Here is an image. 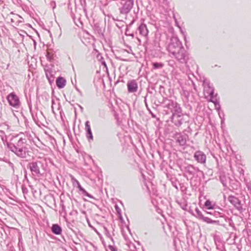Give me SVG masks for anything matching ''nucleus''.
Returning a JSON list of instances; mask_svg holds the SVG:
<instances>
[{
    "instance_id": "f257e3e1",
    "label": "nucleus",
    "mask_w": 251,
    "mask_h": 251,
    "mask_svg": "<svg viewBox=\"0 0 251 251\" xmlns=\"http://www.w3.org/2000/svg\"><path fill=\"white\" fill-rule=\"evenodd\" d=\"M169 56L177 61L188 67V62L190 59L189 53L183 47L181 42L176 36H173L167 46Z\"/></svg>"
},
{
    "instance_id": "f03ea898",
    "label": "nucleus",
    "mask_w": 251,
    "mask_h": 251,
    "mask_svg": "<svg viewBox=\"0 0 251 251\" xmlns=\"http://www.w3.org/2000/svg\"><path fill=\"white\" fill-rule=\"evenodd\" d=\"M14 142L7 144L8 149L20 158H26L29 155L27 137L25 135H18L15 137Z\"/></svg>"
},
{
    "instance_id": "7ed1b4c3",
    "label": "nucleus",
    "mask_w": 251,
    "mask_h": 251,
    "mask_svg": "<svg viewBox=\"0 0 251 251\" xmlns=\"http://www.w3.org/2000/svg\"><path fill=\"white\" fill-rule=\"evenodd\" d=\"M28 168L32 176L40 177L46 173L47 164L45 159L37 160L28 163Z\"/></svg>"
},
{
    "instance_id": "20e7f679",
    "label": "nucleus",
    "mask_w": 251,
    "mask_h": 251,
    "mask_svg": "<svg viewBox=\"0 0 251 251\" xmlns=\"http://www.w3.org/2000/svg\"><path fill=\"white\" fill-rule=\"evenodd\" d=\"M161 104L163 105L164 114L166 115L179 113L182 110L180 105L172 100L163 99Z\"/></svg>"
},
{
    "instance_id": "39448f33",
    "label": "nucleus",
    "mask_w": 251,
    "mask_h": 251,
    "mask_svg": "<svg viewBox=\"0 0 251 251\" xmlns=\"http://www.w3.org/2000/svg\"><path fill=\"white\" fill-rule=\"evenodd\" d=\"M171 121L176 126L179 127L182 125L184 121V114L182 110L179 113H173L170 116Z\"/></svg>"
},
{
    "instance_id": "423d86ee",
    "label": "nucleus",
    "mask_w": 251,
    "mask_h": 251,
    "mask_svg": "<svg viewBox=\"0 0 251 251\" xmlns=\"http://www.w3.org/2000/svg\"><path fill=\"white\" fill-rule=\"evenodd\" d=\"M195 211L196 214H194V216L199 220H202L203 222L208 224H216L217 225H220L219 221L212 220L209 218L204 216L198 208L195 209Z\"/></svg>"
},
{
    "instance_id": "0eeeda50",
    "label": "nucleus",
    "mask_w": 251,
    "mask_h": 251,
    "mask_svg": "<svg viewBox=\"0 0 251 251\" xmlns=\"http://www.w3.org/2000/svg\"><path fill=\"white\" fill-rule=\"evenodd\" d=\"M134 0H126L122 3V6L119 8L120 12L122 14H128L133 8Z\"/></svg>"
},
{
    "instance_id": "6e6552de",
    "label": "nucleus",
    "mask_w": 251,
    "mask_h": 251,
    "mask_svg": "<svg viewBox=\"0 0 251 251\" xmlns=\"http://www.w3.org/2000/svg\"><path fill=\"white\" fill-rule=\"evenodd\" d=\"M174 138L176 140V143L180 146H184L187 140L188 136L187 134H182L180 133L176 132L174 136Z\"/></svg>"
},
{
    "instance_id": "1a4fd4ad",
    "label": "nucleus",
    "mask_w": 251,
    "mask_h": 251,
    "mask_svg": "<svg viewBox=\"0 0 251 251\" xmlns=\"http://www.w3.org/2000/svg\"><path fill=\"white\" fill-rule=\"evenodd\" d=\"M7 99L11 106L16 108L19 107L20 104L19 99L15 93H11L9 94L7 97Z\"/></svg>"
},
{
    "instance_id": "9d476101",
    "label": "nucleus",
    "mask_w": 251,
    "mask_h": 251,
    "mask_svg": "<svg viewBox=\"0 0 251 251\" xmlns=\"http://www.w3.org/2000/svg\"><path fill=\"white\" fill-rule=\"evenodd\" d=\"M184 171L192 177H194L197 173L201 172L200 169L193 165L188 164L184 168Z\"/></svg>"
},
{
    "instance_id": "9b49d317",
    "label": "nucleus",
    "mask_w": 251,
    "mask_h": 251,
    "mask_svg": "<svg viewBox=\"0 0 251 251\" xmlns=\"http://www.w3.org/2000/svg\"><path fill=\"white\" fill-rule=\"evenodd\" d=\"M194 157L199 163L204 164L206 163V155L201 151H196L194 153Z\"/></svg>"
},
{
    "instance_id": "f8f14e48",
    "label": "nucleus",
    "mask_w": 251,
    "mask_h": 251,
    "mask_svg": "<svg viewBox=\"0 0 251 251\" xmlns=\"http://www.w3.org/2000/svg\"><path fill=\"white\" fill-rule=\"evenodd\" d=\"M228 200L238 210L241 212H242L243 208L241 204V201L237 198L233 196H229L228 198Z\"/></svg>"
},
{
    "instance_id": "ddd939ff",
    "label": "nucleus",
    "mask_w": 251,
    "mask_h": 251,
    "mask_svg": "<svg viewBox=\"0 0 251 251\" xmlns=\"http://www.w3.org/2000/svg\"><path fill=\"white\" fill-rule=\"evenodd\" d=\"M127 90L129 93L136 92L138 89V84L135 80H130L127 83Z\"/></svg>"
},
{
    "instance_id": "4468645a",
    "label": "nucleus",
    "mask_w": 251,
    "mask_h": 251,
    "mask_svg": "<svg viewBox=\"0 0 251 251\" xmlns=\"http://www.w3.org/2000/svg\"><path fill=\"white\" fill-rule=\"evenodd\" d=\"M203 85L204 87V90L208 94H214V89L211 85L210 82L208 79H204L203 81Z\"/></svg>"
},
{
    "instance_id": "2eb2a0df",
    "label": "nucleus",
    "mask_w": 251,
    "mask_h": 251,
    "mask_svg": "<svg viewBox=\"0 0 251 251\" xmlns=\"http://www.w3.org/2000/svg\"><path fill=\"white\" fill-rule=\"evenodd\" d=\"M46 77L50 84H51L54 80V72H52L50 68L48 67H46L45 68Z\"/></svg>"
},
{
    "instance_id": "dca6fc26",
    "label": "nucleus",
    "mask_w": 251,
    "mask_h": 251,
    "mask_svg": "<svg viewBox=\"0 0 251 251\" xmlns=\"http://www.w3.org/2000/svg\"><path fill=\"white\" fill-rule=\"evenodd\" d=\"M86 130V137L89 142L93 140V136L89 122L86 121L85 124Z\"/></svg>"
},
{
    "instance_id": "f3484780",
    "label": "nucleus",
    "mask_w": 251,
    "mask_h": 251,
    "mask_svg": "<svg viewBox=\"0 0 251 251\" xmlns=\"http://www.w3.org/2000/svg\"><path fill=\"white\" fill-rule=\"evenodd\" d=\"M138 30L139 31L140 34L144 36L147 37L148 35L149 31L147 28V25L145 24H142L138 27Z\"/></svg>"
},
{
    "instance_id": "a211bd4d",
    "label": "nucleus",
    "mask_w": 251,
    "mask_h": 251,
    "mask_svg": "<svg viewBox=\"0 0 251 251\" xmlns=\"http://www.w3.org/2000/svg\"><path fill=\"white\" fill-rule=\"evenodd\" d=\"M65 79L61 76L58 77L56 80V84L58 88H63L66 85Z\"/></svg>"
},
{
    "instance_id": "6ab92c4d",
    "label": "nucleus",
    "mask_w": 251,
    "mask_h": 251,
    "mask_svg": "<svg viewBox=\"0 0 251 251\" xmlns=\"http://www.w3.org/2000/svg\"><path fill=\"white\" fill-rule=\"evenodd\" d=\"M51 231L56 235H60L62 232V228L58 225L53 224L51 227Z\"/></svg>"
},
{
    "instance_id": "aec40b11",
    "label": "nucleus",
    "mask_w": 251,
    "mask_h": 251,
    "mask_svg": "<svg viewBox=\"0 0 251 251\" xmlns=\"http://www.w3.org/2000/svg\"><path fill=\"white\" fill-rule=\"evenodd\" d=\"M77 187L78 188L79 190L82 192V193L85 195V196H87L89 198L93 199L94 197L89 194L84 188H83L80 185V183H78L77 185Z\"/></svg>"
},
{
    "instance_id": "412c9836",
    "label": "nucleus",
    "mask_w": 251,
    "mask_h": 251,
    "mask_svg": "<svg viewBox=\"0 0 251 251\" xmlns=\"http://www.w3.org/2000/svg\"><path fill=\"white\" fill-rule=\"evenodd\" d=\"M77 187L78 188L79 190L82 192V193L85 195V196H87L89 198L93 199L94 197L89 194L84 188H83L80 185V183H78L77 185Z\"/></svg>"
},
{
    "instance_id": "4be33fe9",
    "label": "nucleus",
    "mask_w": 251,
    "mask_h": 251,
    "mask_svg": "<svg viewBox=\"0 0 251 251\" xmlns=\"http://www.w3.org/2000/svg\"><path fill=\"white\" fill-rule=\"evenodd\" d=\"M189 92L186 90H182L181 95L185 98V100L188 102L189 101Z\"/></svg>"
},
{
    "instance_id": "5701e85b",
    "label": "nucleus",
    "mask_w": 251,
    "mask_h": 251,
    "mask_svg": "<svg viewBox=\"0 0 251 251\" xmlns=\"http://www.w3.org/2000/svg\"><path fill=\"white\" fill-rule=\"evenodd\" d=\"M204 206L207 207V209H209V210L214 209V206L212 205L211 201L209 200L206 201L205 202V203H204Z\"/></svg>"
},
{
    "instance_id": "b1692460",
    "label": "nucleus",
    "mask_w": 251,
    "mask_h": 251,
    "mask_svg": "<svg viewBox=\"0 0 251 251\" xmlns=\"http://www.w3.org/2000/svg\"><path fill=\"white\" fill-rule=\"evenodd\" d=\"M152 66L153 69H161L164 66V64L162 63L154 62L152 63Z\"/></svg>"
},
{
    "instance_id": "393cba45",
    "label": "nucleus",
    "mask_w": 251,
    "mask_h": 251,
    "mask_svg": "<svg viewBox=\"0 0 251 251\" xmlns=\"http://www.w3.org/2000/svg\"><path fill=\"white\" fill-rule=\"evenodd\" d=\"M212 215L215 217H223L224 214L220 212V211H216L215 210L213 209L212 210Z\"/></svg>"
},
{
    "instance_id": "a878e982",
    "label": "nucleus",
    "mask_w": 251,
    "mask_h": 251,
    "mask_svg": "<svg viewBox=\"0 0 251 251\" xmlns=\"http://www.w3.org/2000/svg\"><path fill=\"white\" fill-rule=\"evenodd\" d=\"M94 29L99 34H102V31L101 28L99 26V25L96 24L94 25Z\"/></svg>"
},
{
    "instance_id": "bb28decb",
    "label": "nucleus",
    "mask_w": 251,
    "mask_h": 251,
    "mask_svg": "<svg viewBox=\"0 0 251 251\" xmlns=\"http://www.w3.org/2000/svg\"><path fill=\"white\" fill-rule=\"evenodd\" d=\"M210 97V98H211V100L210 101L213 103H214L215 104H216V102H217V99L216 98L217 94H216L215 95H214V94H208Z\"/></svg>"
},
{
    "instance_id": "cd10ccee",
    "label": "nucleus",
    "mask_w": 251,
    "mask_h": 251,
    "mask_svg": "<svg viewBox=\"0 0 251 251\" xmlns=\"http://www.w3.org/2000/svg\"><path fill=\"white\" fill-rule=\"evenodd\" d=\"M72 183L74 186H77L78 183H79V182L77 181V180L75 178L74 176H71Z\"/></svg>"
},
{
    "instance_id": "c85d7f7f",
    "label": "nucleus",
    "mask_w": 251,
    "mask_h": 251,
    "mask_svg": "<svg viewBox=\"0 0 251 251\" xmlns=\"http://www.w3.org/2000/svg\"><path fill=\"white\" fill-rule=\"evenodd\" d=\"M22 189L23 193L24 195L27 194L28 192V190L27 188L25 185H22Z\"/></svg>"
},
{
    "instance_id": "c756f323",
    "label": "nucleus",
    "mask_w": 251,
    "mask_h": 251,
    "mask_svg": "<svg viewBox=\"0 0 251 251\" xmlns=\"http://www.w3.org/2000/svg\"><path fill=\"white\" fill-rule=\"evenodd\" d=\"M115 209L116 210V212L117 213L120 215V218L121 220H122V217L121 216V209L118 206V205H115Z\"/></svg>"
},
{
    "instance_id": "7c9ffc66",
    "label": "nucleus",
    "mask_w": 251,
    "mask_h": 251,
    "mask_svg": "<svg viewBox=\"0 0 251 251\" xmlns=\"http://www.w3.org/2000/svg\"><path fill=\"white\" fill-rule=\"evenodd\" d=\"M80 1L81 5L82 6V7L84 9V10L85 11L86 10L85 7L86 6V0H80Z\"/></svg>"
},
{
    "instance_id": "2f4dec72",
    "label": "nucleus",
    "mask_w": 251,
    "mask_h": 251,
    "mask_svg": "<svg viewBox=\"0 0 251 251\" xmlns=\"http://www.w3.org/2000/svg\"><path fill=\"white\" fill-rule=\"evenodd\" d=\"M46 57L47 59L50 61H51L53 59L52 55L49 52L47 53Z\"/></svg>"
},
{
    "instance_id": "473e14b6",
    "label": "nucleus",
    "mask_w": 251,
    "mask_h": 251,
    "mask_svg": "<svg viewBox=\"0 0 251 251\" xmlns=\"http://www.w3.org/2000/svg\"><path fill=\"white\" fill-rule=\"evenodd\" d=\"M9 167L12 169L13 171L14 172V164L9 161H7Z\"/></svg>"
},
{
    "instance_id": "72a5a7b5",
    "label": "nucleus",
    "mask_w": 251,
    "mask_h": 251,
    "mask_svg": "<svg viewBox=\"0 0 251 251\" xmlns=\"http://www.w3.org/2000/svg\"><path fill=\"white\" fill-rule=\"evenodd\" d=\"M109 249L111 251H117V250L116 247L109 245Z\"/></svg>"
},
{
    "instance_id": "f704fd0d",
    "label": "nucleus",
    "mask_w": 251,
    "mask_h": 251,
    "mask_svg": "<svg viewBox=\"0 0 251 251\" xmlns=\"http://www.w3.org/2000/svg\"><path fill=\"white\" fill-rule=\"evenodd\" d=\"M104 229L105 230V234L106 235L108 236V237H110V233L109 232V231H108L107 229L104 227Z\"/></svg>"
},
{
    "instance_id": "c9c22d12",
    "label": "nucleus",
    "mask_w": 251,
    "mask_h": 251,
    "mask_svg": "<svg viewBox=\"0 0 251 251\" xmlns=\"http://www.w3.org/2000/svg\"><path fill=\"white\" fill-rule=\"evenodd\" d=\"M51 102H52V106H51L52 111V112H53V113H54V110H53V104H54V100H52V101H51Z\"/></svg>"
},
{
    "instance_id": "e433bc0d",
    "label": "nucleus",
    "mask_w": 251,
    "mask_h": 251,
    "mask_svg": "<svg viewBox=\"0 0 251 251\" xmlns=\"http://www.w3.org/2000/svg\"><path fill=\"white\" fill-rule=\"evenodd\" d=\"M61 207H62V209L63 211H65V206L63 204H61Z\"/></svg>"
},
{
    "instance_id": "4c0bfd02",
    "label": "nucleus",
    "mask_w": 251,
    "mask_h": 251,
    "mask_svg": "<svg viewBox=\"0 0 251 251\" xmlns=\"http://www.w3.org/2000/svg\"><path fill=\"white\" fill-rule=\"evenodd\" d=\"M205 212L207 214H210V215H212V211H205Z\"/></svg>"
},
{
    "instance_id": "58836bf2",
    "label": "nucleus",
    "mask_w": 251,
    "mask_h": 251,
    "mask_svg": "<svg viewBox=\"0 0 251 251\" xmlns=\"http://www.w3.org/2000/svg\"><path fill=\"white\" fill-rule=\"evenodd\" d=\"M144 102H145V105H147V97L146 96L145 98H144Z\"/></svg>"
},
{
    "instance_id": "ea45409f",
    "label": "nucleus",
    "mask_w": 251,
    "mask_h": 251,
    "mask_svg": "<svg viewBox=\"0 0 251 251\" xmlns=\"http://www.w3.org/2000/svg\"><path fill=\"white\" fill-rule=\"evenodd\" d=\"M150 111V113L151 114V116L152 117L154 118L155 117V115H154L151 112V110L149 111Z\"/></svg>"
},
{
    "instance_id": "a19ab883",
    "label": "nucleus",
    "mask_w": 251,
    "mask_h": 251,
    "mask_svg": "<svg viewBox=\"0 0 251 251\" xmlns=\"http://www.w3.org/2000/svg\"><path fill=\"white\" fill-rule=\"evenodd\" d=\"M146 107H147V108L148 110L149 111H150V109H149V108L148 107V104H147V105H146Z\"/></svg>"
},
{
    "instance_id": "79ce46f5",
    "label": "nucleus",
    "mask_w": 251,
    "mask_h": 251,
    "mask_svg": "<svg viewBox=\"0 0 251 251\" xmlns=\"http://www.w3.org/2000/svg\"><path fill=\"white\" fill-rule=\"evenodd\" d=\"M79 106L80 108L81 109V110H83L82 107L80 105H79Z\"/></svg>"
},
{
    "instance_id": "37998d69",
    "label": "nucleus",
    "mask_w": 251,
    "mask_h": 251,
    "mask_svg": "<svg viewBox=\"0 0 251 251\" xmlns=\"http://www.w3.org/2000/svg\"><path fill=\"white\" fill-rule=\"evenodd\" d=\"M76 90L78 92H79L80 93H81V92L79 91V90L77 88H76Z\"/></svg>"
},
{
    "instance_id": "c03bdc74",
    "label": "nucleus",
    "mask_w": 251,
    "mask_h": 251,
    "mask_svg": "<svg viewBox=\"0 0 251 251\" xmlns=\"http://www.w3.org/2000/svg\"><path fill=\"white\" fill-rule=\"evenodd\" d=\"M129 35H130V36H131L132 37H133V36H134L133 34H130Z\"/></svg>"
},
{
    "instance_id": "a18cd8bd",
    "label": "nucleus",
    "mask_w": 251,
    "mask_h": 251,
    "mask_svg": "<svg viewBox=\"0 0 251 251\" xmlns=\"http://www.w3.org/2000/svg\"><path fill=\"white\" fill-rule=\"evenodd\" d=\"M11 21L12 22H14V21L12 19H11Z\"/></svg>"
},
{
    "instance_id": "49530a36",
    "label": "nucleus",
    "mask_w": 251,
    "mask_h": 251,
    "mask_svg": "<svg viewBox=\"0 0 251 251\" xmlns=\"http://www.w3.org/2000/svg\"><path fill=\"white\" fill-rule=\"evenodd\" d=\"M110 237L111 239H112V237H111V236H110Z\"/></svg>"
},
{
    "instance_id": "de8ad7c7",
    "label": "nucleus",
    "mask_w": 251,
    "mask_h": 251,
    "mask_svg": "<svg viewBox=\"0 0 251 251\" xmlns=\"http://www.w3.org/2000/svg\"><path fill=\"white\" fill-rule=\"evenodd\" d=\"M110 237L111 239H112V237H111V236H110Z\"/></svg>"
}]
</instances>
